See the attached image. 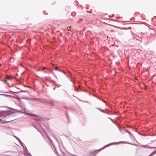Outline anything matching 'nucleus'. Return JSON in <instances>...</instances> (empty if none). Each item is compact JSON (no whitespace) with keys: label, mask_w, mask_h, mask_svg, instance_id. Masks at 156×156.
Returning <instances> with one entry per match:
<instances>
[{"label":"nucleus","mask_w":156,"mask_h":156,"mask_svg":"<svg viewBox=\"0 0 156 156\" xmlns=\"http://www.w3.org/2000/svg\"><path fill=\"white\" fill-rule=\"evenodd\" d=\"M54 69L55 70H57L58 69V67H56Z\"/></svg>","instance_id":"obj_2"},{"label":"nucleus","mask_w":156,"mask_h":156,"mask_svg":"<svg viewBox=\"0 0 156 156\" xmlns=\"http://www.w3.org/2000/svg\"><path fill=\"white\" fill-rule=\"evenodd\" d=\"M46 69V68H45V67H43V69Z\"/></svg>","instance_id":"obj_3"},{"label":"nucleus","mask_w":156,"mask_h":156,"mask_svg":"<svg viewBox=\"0 0 156 156\" xmlns=\"http://www.w3.org/2000/svg\"><path fill=\"white\" fill-rule=\"evenodd\" d=\"M6 80H4V82L6 83L7 84V80H12L13 79V77L12 76L7 75L6 76Z\"/></svg>","instance_id":"obj_1"}]
</instances>
